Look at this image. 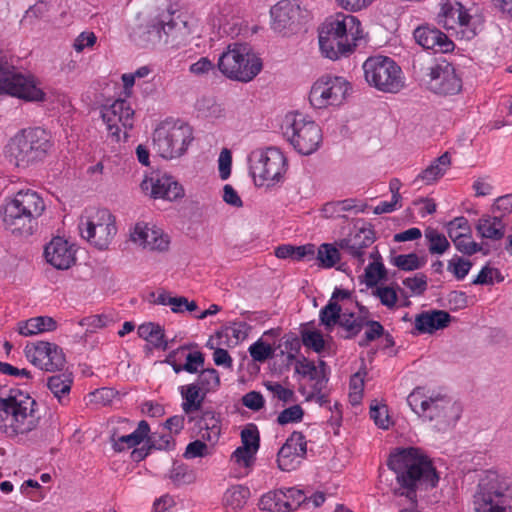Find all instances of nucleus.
Wrapping results in <instances>:
<instances>
[{
  "label": "nucleus",
  "mask_w": 512,
  "mask_h": 512,
  "mask_svg": "<svg viewBox=\"0 0 512 512\" xmlns=\"http://www.w3.org/2000/svg\"><path fill=\"white\" fill-rule=\"evenodd\" d=\"M56 329V321L48 316L30 318L25 322L18 323V332L23 336H33L43 332Z\"/></svg>",
  "instance_id": "obj_38"
},
{
  "label": "nucleus",
  "mask_w": 512,
  "mask_h": 512,
  "mask_svg": "<svg viewBox=\"0 0 512 512\" xmlns=\"http://www.w3.org/2000/svg\"><path fill=\"white\" fill-rule=\"evenodd\" d=\"M372 295L379 299L380 303L386 308L393 310L397 307L399 296H398V285L394 284H381L372 287Z\"/></svg>",
  "instance_id": "obj_41"
},
{
  "label": "nucleus",
  "mask_w": 512,
  "mask_h": 512,
  "mask_svg": "<svg viewBox=\"0 0 512 512\" xmlns=\"http://www.w3.org/2000/svg\"><path fill=\"white\" fill-rule=\"evenodd\" d=\"M249 175L257 187H273L284 181L287 159L275 147L255 149L247 158Z\"/></svg>",
  "instance_id": "obj_6"
},
{
  "label": "nucleus",
  "mask_w": 512,
  "mask_h": 512,
  "mask_svg": "<svg viewBox=\"0 0 512 512\" xmlns=\"http://www.w3.org/2000/svg\"><path fill=\"white\" fill-rule=\"evenodd\" d=\"M167 477L171 482L176 485L190 484L195 481V473L187 465L179 462H174L169 470Z\"/></svg>",
  "instance_id": "obj_44"
},
{
  "label": "nucleus",
  "mask_w": 512,
  "mask_h": 512,
  "mask_svg": "<svg viewBox=\"0 0 512 512\" xmlns=\"http://www.w3.org/2000/svg\"><path fill=\"white\" fill-rule=\"evenodd\" d=\"M370 418L374 421L375 425L381 429L386 430L392 424L387 406L379 403L377 400H373L370 405Z\"/></svg>",
  "instance_id": "obj_49"
},
{
  "label": "nucleus",
  "mask_w": 512,
  "mask_h": 512,
  "mask_svg": "<svg viewBox=\"0 0 512 512\" xmlns=\"http://www.w3.org/2000/svg\"><path fill=\"white\" fill-rule=\"evenodd\" d=\"M304 415L303 409L300 405H293L286 409H284L282 412L279 413L277 417V422L280 425H285L288 423H294L299 422L302 420Z\"/></svg>",
  "instance_id": "obj_62"
},
{
  "label": "nucleus",
  "mask_w": 512,
  "mask_h": 512,
  "mask_svg": "<svg viewBox=\"0 0 512 512\" xmlns=\"http://www.w3.org/2000/svg\"><path fill=\"white\" fill-rule=\"evenodd\" d=\"M471 16L459 2H445L438 14V24L446 30L465 33L468 30Z\"/></svg>",
  "instance_id": "obj_28"
},
{
  "label": "nucleus",
  "mask_w": 512,
  "mask_h": 512,
  "mask_svg": "<svg viewBox=\"0 0 512 512\" xmlns=\"http://www.w3.org/2000/svg\"><path fill=\"white\" fill-rule=\"evenodd\" d=\"M179 392L182 398V411L189 417V421H192L191 415L201 410L207 394L194 383L181 386Z\"/></svg>",
  "instance_id": "obj_34"
},
{
  "label": "nucleus",
  "mask_w": 512,
  "mask_h": 512,
  "mask_svg": "<svg viewBox=\"0 0 512 512\" xmlns=\"http://www.w3.org/2000/svg\"><path fill=\"white\" fill-rule=\"evenodd\" d=\"M391 264L403 271H413L422 268L426 264V258L416 253L399 254L391 258Z\"/></svg>",
  "instance_id": "obj_46"
},
{
  "label": "nucleus",
  "mask_w": 512,
  "mask_h": 512,
  "mask_svg": "<svg viewBox=\"0 0 512 512\" xmlns=\"http://www.w3.org/2000/svg\"><path fill=\"white\" fill-rule=\"evenodd\" d=\"M453 244L459 252L468 256L483 251L482 245L472 239L471 233L462 235L459 239L454 240Z\"/></svg>",
  "instance_id": "obj_56"
},
{
  "label": "nucleus",
  "mask_w": 512,
  "mask_h": 512,
  "mask_svg": "<svg viewBox=\"0 0 512 512\" xmlns=\"http://www.w3.org/2000/svg\"><path fill=\"white\" fill-rule=\"evenodd\" d=\"M264 386L274 398L283 402H292L294 400V392L291 389L283 387L278 382L267 381L264 383Z\"/></svg>",
  "instance_id": "obj_60"
},
{
  "label": "nucleus",
  "mask_w": 512,
  "mask_h": 512,
  "mask_svg": "<svg viewBox=\"0 0 512 512\" xmlns=\"http://www.w3.org/2000/svg\"><path fill=\"white\" fill-rule=\"evenodd\" d=\"M284 135L295 150L303 155L314 153L322 142L320 127L301 114L286 118Z\"/></svg>",
  "instance_id": "obj_13"
},
{
  "label": "nucleus",
  "mask_w": 512,
  "mask_h": 512,
  "mask_svg": "<svg viewBox=\"0 0 512 512\" xmlns=\"http://www.w3.org/2000/svg\"><path fill=\"white\" fill-rule=\"evenodd\" d=\"M137 333L140 338L149 342L153 347L158 349H167V343L164 340V330L156 323H143L138 327Z\"/></svg>",
  "instance_id": "obj_39"
},
{
  "label": "nucleus",
  "mask_w": 512,
  "mask_h": 512,
  "mask_svg": "<svg viewBox=\"0 0 512 512\" xmlns=\"http://www.w3.org/2000/svg\"><path fill=\"white\" fill-rule=\"evenodd\" d=\"M428 245V251L432 255H443L450 248V243L446 236L435 228H427L424 232Z\"/></svg>",
  "instance_id": "obj_42"
},
{
  "label": "nucleus",
  "mask_w": 512,
  "mask_h": 512,
  "mask_svg": "<svg viewBox=\"0 0 512 512\" xmlns=\"http://www.w3.org/2000/svg\"><path fill=\"white\" fill-rule=\"evenodd\" d=\"M447 233L451 241L459 239L462 235H467L471 233V226L468 220L461 216L456 217L446 225Z\"/></svg>",
  "instance_id": "obj_51"
},
{
  "label": "nucleus",
  "mask_w": 512,
  "mask_h": 512,
  "mask_svg": "<svg viewBox=\"0 0 512 512\" xmlns=\"http://www.w3.org/2000/svg\"><path fill=\"white\" fill-rule=\"evenodd\" d=\"M375 241V231L369 225L363 226L347 237L338 240L335 245L350 257L353 264L362 267L368 258L369 251L374 247Z\"/></svg>",
  "instance_id": "obj_20"
},
{
  "label": "nucleus",
  "mask_w": 512,
  "mask_h": 512,
  "mask_svg": "<svg viewBox=\"0 0 512 512\" xmlns=\"http://www.w3.org/2000/svg\"><path fill=\"white\" fill-rule=\"evenodd\" d=\"M248 351L251 358L256 362H264L274 354V348L270 344L265 343L262 339H258L250 345Z\"/></svg>",
  "instance_id": "obj_53"
},
{
  "label": "nucleus",
  "mask_w": 512,
  "mask_h": 512,
  "mask_svg": "<svg viewBox=\"0 0 512 512\" xmlns=\"http://www.w3.org/2000/svg\"><path fill=\"white\" fill-rule=\"evenodd\" d=\"M451 165L452 160L450 153L444 152L417 175L414 183L421 181L425 185L434 184L447 173Z\"/></svg>",
  "instance_id": "obj_33"
},
{
  "label": "nucleus",
  "mask_w": 512,
  "mask_h": 512,
  "mask_svg": "<svg viewBox=\"0 0 512 512\" xmlns=\"http://www.w3.org/2000/svg\"><path fill=\"white\" fill-rule=\"evenodd\" d=\"M356 208L355 200L345 199L342 201H335L326 203L322 208V213L326 218L341 217L344 212Z\"/></svg>",
  "instance_id": "obj_50"
},
{
  "label": "nucleus",
  "mask_w": 512,
  "mask_h": 512,
  "mask_svg": "<svg viewBox=\"0 0 512 512\" xmlns=\"http://www.w3.org/2000/svg\"><path fill=\"white\" fill-rule=\"evenodd\" d=\"M241 445L229 457V465L234 477L248 476L255 465L260 447L259 431L255 425H248L241 431Z\"/></svg>",
  "instance_id": "obj_16"
},
{
  "label": "nucleus",
  "mask_w": 512,
  "mask_h": 512,
  "mask_svg": "<svg viewBox=\"0 0 512 512\" xmlns=\"http://www.w3.org/2000/svg\"><path fill=\"white\" fill-rule=\"evenodd\" d=\"M411 409L436 431H446L459 420L462 408L451 397L439 393H426L422 388L414 389L407 397Z\"/></svg>",
  "instance_id": "obj_4"
},
{
  "label": "nucleus",
  "mask_w": 512,
  "mask_h": 512,
  "mask_svg": "<svg viewBox=\"0 0 512 512\" xmlns=\"http://www.w3.org/2000/svg\"><path fill=\"white\" fill-rule=\"evenodd\" d=\"M371 262L365 268V283L368 287L377 286L387 277V271L383 264L382 256L377 247H372L368 253Z\"/></svg>",
  "instance_id": "obj_36"
},
{
  "label": "nucleus",
  "mask_w": 512,
  "mask_h": 512,
  "mask_svg": "<svg viewBox=\"0 0 512 512\" xmlns=\"http://www.w3.org/2000/svg\"><path fill=\"white\" fill-rule=\"evenodd\" d=\"M298 497V503L302 499V492L293 488L287 491L275 490L264 494L259 501V508L269 512H290L295 505L290 501L291 498Z\"/></svg>",
  "instance_id": "obj_29"
},
{
  "label": "nucleus",
  "mask_w": 512,
  "mask_h": 512,
  "mask_svg": "<svg viewBox=\"0 0 512 512\" xmlns=\"http://www.w3.org/2000/svg\"><path fill=\"white\" fill-rule=\"evenodd\" d=\"M130 240L137 246L152 251H165L169 237L162 229L146 222H137L130 230Z\"/></svg>",
  "instance_id": "obj_23"
},
{
  "label": "nucleus",
  "mask_w": 512,
  "mask_h": 512,
  "mask_svg": "<svg viewBox=\"0 0 512 512\" xmlns=\"http://www.w3.org/2000/svg\"><path fill=\"white\" fill-rule=\"evenodd\" d=\"M218 69L231 80L250 82L262 70L261 59L247 44H230L219 56Z\"/></svg>",
  "instance_id": "obj_8"
},
{
  "label": "nucleus",
  "mask_w": 512,
  "mask_h": 512,
  "mask_svg": "<svg viewBox=\"0 0 512 512\" xmlns=\"http://www.w3.org/2000/svg\"><path fill=\"white\" fill-rule=\"evenodd\" d=\"M422 81L428 90L442 96L455 95L462 89L461 77L455 67L446 61L427 67Z\"/></svg>",
  "instance_id": "obj_17"
},
{
  "label": "nucleus",
  "mask_w": 512,
  "mask_h": 512,
  "mask_svg": "<svg viewBox=\"0 0 512 512\" xmlns=\"http://www.w3.org/2000/svg\"><path fill=\"white\" fill-rule=\"evenodd\" d=\"M113 321L110 314H98L83 318L80 325L86 327L88 331L94 332L97 329L109 326Z\"/></svg>",
  "instance_id": "obj_57"
},
{
  "label": "nucleus",
  "mask_w": 512,
  "mask_h": 512,
  "mask_svg": "<svg viewBox=\"0 0 512 512\" xmlns=\"http://www.w3.org/2000/svg\"><path fill=\"white\" fill-rule=\"evenodd\" d=\"M3 93L25 101H43L45 98L34 77L17 73L12 66L0 60V95Z\"/></svg>",
  "instance_id": "obj_15"
},
{
  "label": "nucleus",
  "mask_w": 512,
  "mask_h": 512,
  "mask_svg": "<svg viewBox=\"0 0 512 512\" xmlns=\"http://www.w3.org/2000/svg\"><path fill=\"white\" fill-rule=\"evenodd\" d=\"M365 318L366 317L363 316H355L352 313H342L339 320V325L349 333V336H355L365 325Z\"/></svg>",
  "instance_id": "obj_52"
},
{
  "label": "nucleus",
  "mask_w": 512,
  "mask_h": 512,
  "mask_svg": "<svg viewBox=\"0 0 512 512\" xmlns=\"http://www.w3.org/2000/svg\"><path fill=\"white\" fill-rule=\"evenodd\" d=\"M41 195L31 189L20 190L2 205V220L7 229L14 234L31 235L35 220L45 210Z\"/></svg>",
  "instance_id": "obj_5"
},
{
  "label": "nucleus",
  "mask_w": 512,
  "mask_h": 512,
  "mask_svg": "<svg viewBox=\"0 0 512 512\" xmlns=\"http://www.w3.org/2000/svg\"><path fill=\"white\" fill-rule=\"evenodd\" d=\"M48 133L41 128L25 129L15 135L9 144V155L17 166L26 167L42 160L50 149Z\"/></svg>",
  "instance_id": "obj_11"
},
{
  "label": "nucleus",
  "mask_w": 512,
  "mask_h": 512,
  "mask_svg": "<svg viewBox=\"0 0 512 512\" xmlns=\"http://www.w3.org/2000/svg\"><path fill=\"white\" fill-rule=\"evenodd\" d=\"M152 29L164 42H171L176 46L183 44L191 34L188 22L175 12L161 14Z\"/></svg>",
  "instance_id": "obj_21"
},
{
  "label": "nucleus",
  "mask_w": 512,
  "mask_h": 512,
  "mask_svg": "<svg viewBox=\"0 0 512 512\" xmlns=\"http://www.w3.org/2000/svg\"><path fill=\"white\" fill-rule=\"evenodd\" d=\"M505 478L495 471H486L479 479L473 496L475 512H508L511 499Z\"/></svg>",
  "instance_id": "obj_9"
},
{
  "label": "nucleus",
  "mask_w": 512,
  "mask_h": 512,
  "mask_svg": "<svg viewBox=\"0 0 512 512\" xmlns=\"http://www.w3.org/2000/svg\"><path fill=\"white\" fill-rule=\"evenodd\" d=\"M185 364H183L184 371L188 373H196L199 368L204 365V355L200 351H193L185 356Z\"/></svg>",
  "instance_id": "obj_63"
},
{
  "label": "nucleus",
  "mask_w": 512,
  "mask_h": 512,
  "mask_svg": "<svg viewBox=\"0 0 512 512\" xmlns=\"http://www.w3.org/2000/svg\"><path fill=\"white\" fill-rule=\"evenodd\" d=\"M154 303L157 305L169 306L171 311L176 314L184 313L185 311L193 312L198 309L195 301H189L184 296H172L169 292L160 291Z\"/></svg>",
  "instance_id": "obj_37"
},
{
  "label": "nucleus",
  "mask_w": 512,
  "mask_h": 512,
  "mask_svg": "<svg viewBox=\"0 0 512 512\" xmlns=\"http://www.w3.org/2000/svg\"><path fill=\"white\" fill-rule=\"evenodd\" d=\"M351 91L350 82L341 76H322L317 79L309 93L310 104L316 109L339 107Z\"/></svg>",
  "instance_id": "obj_14"
},
{
  "label": "nucleus",
  "mask_w": 512,
  "mask_h": 512,
  "mask_svg": "<svg viewBox=\"0 0 512 512\" xmlns=\"http://www.w3.org/2000/svg\"><path fill=\"white\" fill-rule=\"evenodd\" d=\"M302 342L307 348L312 349L316 353H320L325 348V340L320 331L306 330L302 332Z\"/></svg>",
  "instance_id": "obj_54"
},
{
  "label": "nucleus",
  "mask_w": 512,
  "mask_h": 512,
  "mask_svg": "<svg viewBox=\"0 0 512 512\" xmlns=\"http://www.w3.org/2000/svg\"><path fill=\"white\" fill-rule=\"evenodd\" d=\"M25 356L34 366L48 372L63 369L65 356L62 349L55 343L38 341L28 343L24 349Z\"/></svg>",
  "instance_id": "obj_19"
},
{
  "label": "nucleus",
  "mask_w": 512,
  "mask_h": 512,
  "mask_svg": "<svg viewBox=\"0 0 512 512\" xmlns=\"http://www.w3.org/2000/svg\"><path fill=\"white\" fill-rule=\"evenodd\" d=\"M211 454V449L204 440H195L189 443L185 449L184 457L186 459H194L197 457H205Z\"/></svg>",
  "instance_id": "obj_61"
},
{
  "label": "nucleus",
  "mask_w": 512,
  "mask_h": 512,
  "mask_svg": "<svg viewBox=\"0 0 512 512\" xmlns=\"http://www.w3.org/2000/svg\"><path fill=\"white\" fill-rule=\"evenodd\" d=\"M130 428L131 424L125 419L119 421L118 427L112 428L110 442L114 451L122 452L136 447L144 441L150 431L148 423L144 420L138 423L137 428L133 432L126 433Z\"/></svg>",
  "instance_id": "obj_25"
},
{
  "label": "nucleus",
  "mask_w": 512,
  "mask_h": 512,
  "mask_svg": "<svg viewBox=\"0 0 512 512\" xmlns=\"http://www.w3.org/2000/svg\"><path fill=\"white\" fill-rule=\"evenodd\" d=\"M193 139L191 126L180 121L165 120L154 129L152 145L160 157L173 160L186 154Z\"/></svg>",
  "instance_id": "obj_7"
},
{
  "label": "nucleus",
  "mask_w": 512,
  "mask_h": 512,
  "mask_svg": "<svg viewBox=\"0 0 512 512\" xmlns=\"http://www.w3.org/2000/svg\"><path fill=\"white\" fill-rule=\"evenodd\" d=\"M507 223L503 218L497 215H482L476 225L477 234L482 239L490 242H499L506 235Z\"/></svg>",
  "instance_id": "obj_31"
},
{
  "label": "nucleus",
  "mask_w": 512,
  "mask_h": 512,
  "mask_svg": "<svg viewBox=\"0 0 512 512\" xmlns=\"http://www.w3.org/2000/svg\"><path fill=\"white\" fill-rule=\"evenodd\" d=\"M363 38L360 21L353 15L336 14L327 20L319 33V46L324 57L338 60L349 56Z\"/></svg>",
  "instance_id": "obj_3"
},
{
  "label": "nucleus",
  "mask_w": 512,
  "mask_h": 512,
  "mask_svg": "<svg viewBox=\"0 0 512 512\" xmlns=\"http://www.w3.org/2000/svg\"><path fill=\"white\" fill-rule=\"evenodd\" d=\"M40 423L34 398L19 389L0 392V431L10 438L24 439Z\"/></svg>",
  "instance_id": "obj_2"
},
{
  "label": "nucleus",
  "mask_w": 512,
  "mask_h": 512,
  "mask_svg": "<svg viewBox=\"0 0 512 512\" xmlns=\"http://www.w3.org/2000/svg\"><path fill=\"white\" fill-rule=\"evenodd\" d=\"M195 385H199L206 394L216 391L220 386V376L216 369L207 368L201 370Z\"/></svg>",
  "instance_id": "obj_48"
},
{
  "label": "nucleus",
  "mask_w": 512,
  "mask_h": 512,
  "mask_svg": "<svg viewBox=\"0 0 512 512\" xmlns=\"http://www.w3.org/2000/svg\"><path fill=\"white\" fill-rule=\"evenodd\" d=\"M472 267V263L459 256H453L448 261L447 269L450 271L458 280L464 279L469 273Z\"/></svg>",
  "instance_id": "obj_55"
},
{
  "label": "nucleus",
  "mask_w": 512,
  "mask_h": 512,
  "mask_svg": "<svg viewBox=\"0 0 512 512\" xmlns=\"http://www.w3.org/2000/svg\"><path fill=\"white\" fill-rule=\"evenodd\" d=\"M102 119L106 125L108 137L119 142L128 137V131L134 124V111L130 104L122 99L114 101L102 110Z\"/></svg>",
  "instance_id": "obj_18"
},
{
  "label": "nucleus",
  "mask_w": 512,
  "mask_h": 512,
  "mask_svg": "<svg viewBox=\"0 0 512 512\" xmlns=\"http://www.w3.org/2000/svg\"><path fill=\"white\" fill-rule=\"evenodd\" d=\"M492 209L494 213H499L498 216L501 218L510 214L512 212V194L498 197L495 200Z\"/></svg>",
  "instance_id": "obj_64"
},
{
  "label": "nucleus",
  "mask_w": 512,
  "mask_h": 512,
  "mask_svg": "<svg viewBox=\"0 0 512 512\" xmlns=\"http://www.w3.org/2000/svg\"><path fill=\"white\" fill-rule=\"evenodd\" d=\"M403 285L410 290L412 295H422L427 289V276L423 273H417L413 277H407L403 280Z\"/></svg>",
  "instance_id": "obj_59"
},
{
  "label": "nucleus",
  "mask_w": 512,
  "mask_h": 512,
  "mask_svg": "<svg viewBox=\"0 0 512 512\" xmlns=\"http://www.w3.org/2000/svg\"><path fill=\"white\" fill-rule=\"evenodd\" d=\"M339 247L329 243H323L317 250V260L323 268H332L340 261Z\"/></svg>",
  "instance_id": "obj_47"
},
{
  "label": "nucleus",
  "mask_w": 512,
  "mask_h": 512,
  "mask_svg": "<svg viewBox=\"0 0 512 512\" xmlns=\"http://www.w3.org/2000/svg\"><path fill=\"white\" fill-rule=\"evenodd\" d=\"M341 307L336 301L329 300L319 312L320 324L325 327L327 331H331L336 324L339 323L341 317Z\"/></svg>",
  "instance_id": "obj_45"
},
{
  "label": "nucleus",
  "mask_w": 512,
  "mask_h": 512,
  "mask_svg": "<svg viewBox=\"0 0 512 512\" xmlns=\"http://www.w3.org/2000/svg\"><path fill=\"white\" fill-rule=\"evenodd\" d=\"M451 316L443 310L422 312L415 317L414 326L419 334H432L449 325Z\"/></svg>",
  "instance_id": "obj_32"
},
{
  "label": "nucleus",
  "mask_w": 512,
  "mask_h": 512,
  "mask_svg": "<svg viewBox=\"0 0 512 512\" xmlns=\"http://www.w3.org/2000/svg\"><path fill=\"white\" fill-rule=\"evenodd\" d=\"M72 379L64 374L48 378L47 386L59 403L64 404L71 390Z\"/></svg>",
  "instance_id": "obj_43"
},
{
  "label": "nucleus",
  "mask_w": 512,
  "mask_h": 512,
  "mask_svg": "<svg viewBox=\"0 0 512 512\" xmlns=\"http://www.w3.org/2000/svg\"><path fill=\"white\" fill-rule=\"evenodd\" d=\"M80 235L98 250H106L117 234L115 217L106 209L94 211L81 217Z\"/></svg>",
  "instance_id": "obj_12"
},
{
  "label": "nucleus",
  "mask_w": 512,
  "mask_h": 512,
  "mask_svg": "<svg viewBox=\"0 0 512 512\" xmlns=\"http://www.w3.org/2000/svg\"><path fill=\"white\" fill-rule=\"evenodd\" d=\"M366 82L385 93H397L405 85L400 66L390 57L376 55L367 58L363 65Z\"/></svg>",
  "instance_id": "obj_10"
},
{
  "label": "nucleus",
  "mask_w": 512,
  "mask_h": 512,
  "mask_svg": "<svg viewBox=\"0 0 512 512\" xmlns=\"http://www.w3.org/2000/svg\"><path fill=\"white\" fill-rule=\"evenodd\" d=\"M140 187L146 195L155 199L161 198L173 201L184 196L182 186L168 175L146 177L141 182Z\"/></svg>",
  "instance_id": "obj_26"
},
{
  "label": "nucleus",
  "mask_w": 512,
  "mask_h": 512,
  "mask_svg": "<svg viewBox=\"0 0 512 512\" xmlns=\"http://www.w3.org/2000/svg\"><path fill=\"white\" fill-rule=\"evenodd\" d=\"M307 453V441L303 433L294 431L287 438L277 455L278 467L283 471L295 470Z\"/></svg>",
  "instance_id": "obj_24"
},
{
  "label": "nucleus",
  "mask_w": 512,
  "mask_h": 512,
  "mask_svg": "<svg viewBox=\"0 0 512 512\" xmlns=\"http://www.w3.org/2000/svg\"><path fill=\"white\" fill-rule=\"evenodd\" d=\"M250 495L248 488L242 485H234L226 490L223 495V504L226 508L237 511L244 507Z\"/></svg>",
  "instance_id": "obj_40"
},
{
  "label": "nucleus",
  "mask_w": 512,
  "mask_h": 512,
  "mask_svg": "<svg viewBox=\"0 0 512 512\" xmlns=\"http://www.w3.org/2000/svg\"><path fill=\"white\" fill-rule=\"evenodd\" d=\"M301 3L299 0H280L270 9L271 28L282 36L294 32L297 21L301 16Z\"/></svg>",
  "instance_id": "obj_22"
},
{
  "label": "nucleus",
  "mask_w": 512,
  "mask_h": 512,
  "mask_svg": "<svg viewBox=\"0 0 512 512\" xmlns=\"http://www.w3.org/2000/svg\"><path fill=\"white\" fill-rule=\"evenodd\" d=\"M414 38L424 49L447 52L452 47V42L444 33L427 25L416 28Z\"/></svg>",
  "instance_id": "obj_30"
},
{
  "label": "nucleus",
  "mask_w": 512,
  "mask_h": 512,
  "mask_svg": "<svg viewBox=\"0 0 512 512\" xmlns=\"http://www.w3.org/2000/svg\"><path fill=\"white\" fill-rule=\"evenodd\" d=\"M198 425L201 439L214 446L221 435V424L216 413L212 410L203 411Z\"/></svg>",
  "instance_id": "obj_35"
},
{
  "label": "nucleus",
  "mask_w": 512,
  "mask_h": 512,
  "mask_svg": "<svg viewBox=\"0 0 512 512\" xmlns=\"http://www.w3.org/2000/svg\"><path fill=\"white\" fill-rule=\"evenodd\" d=\"M389 469L394 472L398 487L394 493L416 502L418 490L436 487L439 476L429 457L419 448H397L389 456Z\"/></svg>",
  "instance_id": "obj_1"
},
{
  "label": "nucleus",
  "mask_w": 512,
  "mask_h": 512,
  "mask_svg": "<svg viewBox=\"0 0 512 512\" xmlns=\"http://www.w3.org/2000/svg\"><path fill=\"white\" fill-rule=\"evenodd\" d=\"M295 371L311 380H319L322 378V371L312 361L306 358L298 360L295 365Z\"/></svg>",
  "instance_id": "obj_58"
},
{
  "label": "nucleus",
  "mask_w": 512,
  "mask_h": 512,
  "mask_svg": "<svg viewBox=\"0 0 512 512\" xmlns=\"http://www.w3.org/2000/svg\"><path fill=\"white\" fill-rule=\"evenodd\" d=\"M46 261L58 270H67L76 262V248L62 237H54L44 248Z\"/></svg>",
  "instance_id": "obj_27"
}]
</instances>
